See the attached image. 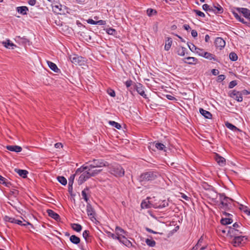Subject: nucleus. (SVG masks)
Listing matches in <instances>:
<instances>
[{
    "mask_svg": "<svg viewBox=\"0 0 250 250\" xmlns=\"http://www.w3.org/2000/svg\"><path fill=\"white\" fill-rule=\"evenodd\" d=\"M159 174L157 171H149L142 173L139 176V181L141 183H146L156 180Z\"/></svg>",
    "mask_w": 250,
    "mask_h": 250,
    "instance_id": "1",
    "label": "nucleus"
},
{
    "mask_svg": "<svg viewBox=\"0 0 250 250\" xmlns=\"http://www.w3.org/2000/svg\"><path fill=\"white\" fill-rule=\"evenodd\" d=\"M220 201V208L224 210H228L231 207L233 200L227 197L224 193H219Z\"/></svg>",
    "mask_w": 250,
    "mask_h": 250,
    "instance_id": "2",
    "label": "nucleus"
},
{
    "mask_svg": "<svg viewBox=\"0 0 250 250\" xmlns=\"http://www.w3.org/2000/svg\"><path fill=\"white\" fill-rule=\"evenodd\" d=\"M108 172L116 177H122L125 174L124 169L119 164H114L109 165L108 164Z\"/></svg>",
    "mask_w": 250,
    "mask_h": 250,
    "instance_id": "3",
    "label": "nucleus"
},
{
    "mask_svg": "<svg viewBox=\"0 0 250 250\" xmlns=\"http://www.w3.org/2000/svg\"><path fill=\"white\" fill-rule=\"evenodd\" d=\"M224 233H227L228 236L233 238L235 236H237L242 235V231L241 229H235L230 227H226L225 229L222 230Z\"/></svg>",
    "mask_w": 250,
    "mask_h": 250,
    "instance_id": "4",
    "label": "nucleus"
},
{
    "mask_svg": "<svg viewBox=\"0 0 250 250\" xmlns=\"http://www.w3.org/2000/svg\"><path fill=\"white\" fill-rule=\"evenodd\" d=\"M23 220V221L25 222V223H22V221L17 219L13 217H10L7 216H5L4 217V220L5 221H7L12 223H15L18 224L21 226H26L27 225H30L31 226L32 228H33V226L32 224H31L30 222L26 221L24 219H23L22 218H21Z\"/></svg>",
    "mask_w": 250,
    "mask_h": 250,
    "instance_id": "5",
    "label": "nucleus"
},
{
    "mask_svg": "<svg viewBox=\"0 0 250 250\" xmlns=\"http://www.w3.org/2000/svg\"><path fill=\"white\" fill-rule=\"evenodd\" d=\"M247 241V238L246 236L240 235L233 237L231 243L234 247H238L243 245Z\"/></svg>",
    "mask_w": 250,
    "mask_h": 250,
    "instance_id": "6",
    "label": "nucleus"
},
{
    "mask_svg": "<svg viewBox=\"0 0 250 250\" xmlns=\"http://www.w3.org/2000/svg\"><path fill=\"white\" fill-rule=\"evenodd\" d=\"M93 167L98 168L108 166V163L102 159H93L88 162Z\"/></svg>",
    "mask_w": 250,
    "mask_h": 250,
    "instance_id": "7",
    "label": "nucleus"
},
{
    "mask_svg": "<svg viewBox=\"0 0 250 250\" xmlns=\"http://www.w3.org/2000/svg\"><path fill=\"white\" fill-rule=\"evenodd\" d=\"M85 170L90 177L97 175L102 171L101 169H97L96 168L93 167L90 164L85 166Z\"/></svg>",
    "mask_w": 250,
    "mask_h": 250,
    "instance_id": "8",
    "label": "nucleus"
},
{
    "mask_svg": "<svg viewBox=\"0 0 250 250\" xmlns=\"http://www.w3.org/2000/svg\"><path fill=\"white\" fill-rule=\"evenodd\" d=\"M86 212L90 219L93 221L96 220V212L94 208L89 203H87L86 205Z\"/></svg>",
    "mask_w": 250,
    "mask_h": 250,
    "instance_id": "9",
    "label": "nucleus"
},
{
    "mask_svg": "<svg viewBox=\"0 0 250 250\" xmlns=\"http://www.w3.org/2000/svg\"><path fill=\"white\" fill-rule=\"evenodd\" d=\"M133 87L136 89L138 93L141 95L143 98L145 99L147 98L146 95L145 94L144 87L143 84L140 83H134Z\"/></svg>",
    "mask_w": 250,
    "mask_h": 250,
    "instance_id": "10",
    "label": "nucleus"
},
{
    "mask_svg": "<svg viewBox=\"0 0 250 250\" xmlns=\"http://www.w3.org/2000/svg\"><path fill=\"white\" fill-rule=\"evenodd\" d=\"M235 8H234L231 10V12H232L233 16L235 18V19L236 20H237L238 21H239L242 22L243 23L249 26H250V19H248V21L244 20V19L243 18H242L238 15V14L236 11V10Z\"/></svg>",
    "mask_w": 250,
    "mask_h": 250,
    "instance_id": "11",
    "label": "nucleus"
},
{
    "mask_svg": "<svg viewBox=\"0 0 250 250\" xmlns=\"http://www.w3.org/2000/svg\"><path fill=\"white\" fill-rule=\"evenodd\" d=\"M70 60L73 63L76 65L79 64L80 65H82V62L84 61L83 60V58L82 57L77 55H74L72 56H71L70 57Z\"/></svg>",
    "mask_w": 250,
    "mask_h": 250,
    "instance_id": "12",
    "label": "nucleus"
},
{
    "mask_svg": "<svg viewBox=\"0 0 250 250\" xmlns=\"http://www.w3.org/2000/svg\"><path fill=\"white\" fill-rule=\"evenodd\" d=\"M230 96L238 102H241L243 101L242 93L239 91L233 90L230 93Z\"/></svg>",
    "mask_w": 250,
    "mask_h": 250,
    "instance_id": "13",
    "label": "nucleus"
},
{
    "mask_svg": "<svg viewBox=\"0 0 250 250\" xmlns=\"http://www.w3.org/2000/svg\"><path fill=\"white\" fill-rule=\"evenodd\" d=\"M52 8L55 13H56L58 14H63L64 13V9H65V6L59 3L58 4L53 5Z\"/></svg>",
    "mask_w": 250,
    "mask_h": 250,
    "instance_id": "14",
    "label": "nucleus"
},
{
    "mask_svg": "<svg viewBox=\"0 0 250 250\" xmlns=\"http://www.w3.org/2000/svg\"><path fill=\"white\" fill-rule=\"evenodd\" d=\"M237 12L240 13H242L243 15L247 19L246 21H248V19H250V10L246 8H239L237 7L235 8Z\"/></svg>",
    "mask_w": 250,
    "mask_h": 250,
    "instance_id": "15",
    "label": "nucleus"
},
{
    "mask_svg": "<svg viewBox=\"0 0 250 250\" xmlns=\"http://www.w3.org/2000/svg\"><path fill=\"white\" fill-rule=\"evenodd\" d=\"M223 213L229 217L222 218L220 221L221 224L223 225H227L231 224L233 222V220L231 218H229V216L231 215L229 213L226 212V211L223 212Z\"/></svg>",
    "mask_w": 250,
    "mask_h": 250,
    "instance_id": "16",
    "label": "nucleus"
},
{
    "mask_svg": "<svg viewBox=\"0 0 250 250\" xmlns=\"http://www.w3.org/2000/svg\"><path fill=\"white\" fill-rule=\"evenodd\" d=\"M214 43L216 47L220 49H222L224 48L226 44L225 41L221 38H217L215 39Z\"/></svg>",
    "mask_w": 250,
    "mask_h": 250,
    "instance_id": "17",
    "label": "nucleus"
},
{
    "mask_svg": "<svg viewBox=\"0 0 250 250\" xmlns=\"http://www.w3.org/2000/svg\"><path fill=\"white\" fill-rule=\"evenodd\" d=\"M211 9H212V10H211V12L215 14H221L224 11L222 7L218 3L214 4L211 6Z\"/></svg>",
    "mask_w": 250,
    "mask_h": 250,
    "instance_id": "18",
    "label": "nucleus"
},
{
    "mask_svg": "<svg viewBox=\"0 0 250 250\" xmlns=\"http://www.w3.org/2000/svg\"><path fill=\"white\" fill-rule=\"evenodd\" d=\"M214 159L219 166L223 167L225 165V159L224 157L220 156L219 154L216 153L214 156Z\"/></svg>",
    "mask_w": 250,
    "mask_h": 250,
    "instance_id": "19",
    "label": "nucleus"
},
{
    "mask_svg": "<svg viewBox=\"0 0 250 250\" xmlns=\"http://www.w3.org/2000/svg\"><path fill=\"white\" fill-rule=\"evenodd\" d=\"M90 178L88 174L85 172H83L81 174L80 176L79 179L78 180V183L79 185H82L83 182H84L88 179Z\"/></svg>",
    "mask_w": 250,
    "mask_h": 250,
    "instance_id": "20",
    "label": "nucleus"
},
{
    "mask_svg": "<svg viewBox=\"0 0 250 250\" xmlns=\"http://www.w3.org/2000/svg\"><path fill=\"white\" fill-rule=\"evenodd\" d=\"M6 148L7 150L16 152H20L22 150V147L19 146H7Z\"/></svg>",
    "mask_w": 250,
    "mask_h": 250,
    "instance_id": "21",
    "label": "nucleus"
},
{
    "mask_svg": "<svg viewBox=\"0 0 250 250\" xmlns=\"http://www.w3.org/2000/svg\"><path fill=\"white\" fill-rule=\"evenodd\" d=\"M47 212L50 217L53 218L56 221H59L60 220L61 218L60 215L53 210L51 209H47Z\"/></svg>",
    "mask_w": 250,
    "mask_h": 250,
    "instance_id": "22",
    "label": "nucleus"
},
{
    "mask_svg": "<svg viewBox=\"0 0 250 250\" xmlns=\"http://www.w3.org/2000/svg\"><path fill=\"white\" fill-rule=\"evenodd\" d=\"M168 206V201L163 200L160 201L159 203H156L154 205L153 208H162L167 207Z\"/></svg>",
    "mask_w": 250,
    "mask_h": 250,
    "instance_id": "23",
    "label": "nucleus"
},
{
    "mask_svg": "<svg viewBox=\"0 0 250 250\" xmlns=\"http://www.w3.org/2000/svg\"><path fill=\"white\" fill-rule=\"evenodd\" d=\"M115 232L117 235L123 237L127 235V232L125 231L122 228L120 227H116L115 228Z\"/></svg>",
    "mask_w": 250,
    "mask_h": 250,
    "instance_id": "24",
    "label": "nucleus"
},
{
    "mask_svg": "<svg viewBox=\"0 0 250 250\" xmlns=\"http://www.w3.org/2000/svg\"><path fill=\"white\" fill-rule=\"evenodd\" d=\"M119 242L128 247L132 246L131 242L126 238V236H121L119 239Z\"/></svg>",
    "mask_w": 250,
    "mask_h": 250,
    "instance_id": "25",
    "label": "nucleus"
},
{
    "mask_svg": "<svg viewBox=\"0 0 250 250\" xmlns=\"http://www.w3.org/2000/svg\"><path fill=\"white\" fill-rule=\"evenodd\" d=\"M199 112L203 115L204 117H205L207 119H211L212 118V114L210 112H209L208 111H207L206 110H204V109L200 108L199 109Z\"/></svg>",
    "mask_w": 250,
    "mask_h": 250,
    "instance_id": "26",
    "label": "nucleus"
},
{
    "mask_svg": "<svg viewBox=\"0 0 250 250\" xmlns=\"http://www.w3.org/2000/svg\"><path fill=\"white\" fill-rule=\"evenodd\" d=\"M89 188L86 187L82 191V195L83 196V198L84 200V201L87 203H89V198L88 197L87 194L89 193Z\"/></svg>",
    "mask_w": 250,
    "mask_h": 250,
    "instance_id": "27",
    "label": "nucleus"
},
{
    "mask_svg": "<svg viewBox=\"0 0 250 250\" xmlns=\"http://www.w3.org/2000/svg\"><path fill=\"white\" fill-rule=\"evenodd\" d=\"M15 171L23 178L27 177V175L28 173L26 170L20 169L18 168H15Z\"/></svg>",
    "mask_w": 250,
    "mask_h": 250,
    "instance_id": "28",
    "label": "nucleus"
},
{
    "mask_svg": "<svg viewBox=\"0 0 250 250\" xmlns=\"http://www.w3.org/2000/svg\"><path fill=\"white\" fill-rule=\"evenodd\" d=\"M185 60L187 61H184V62L189 64H195L198 61V60L196 58L191 57H187L185 58Z\"/></svg>",
    "mask_w": 250,
    "mask_h": 250,
    "instance_id": "29",
    "label": "nucleus"
},
{
    "mask_svg": "<svg viewBox=\"0 0 250 250\" xmlns=\"http://www.w3.org/2000/svg\"><path fill=\"white\" fill-rule=\"evenodd\" d=\"M17 11L22 15H26L28 8L26 6H20L17 7Z\"/></svg>",
    "mask_w": 250,
    "mask_h": 250,
    "instance_id": "30",
    "label": "nucleus"
},
{
    "mask_svg": "<svg viewBox=\"0 0 250 250\" xmlns=\"http://www.w3.org/2000/svg\"><path fill=\"white\" fill-rule=\"evenodd\" d=\"M47 63L48 64V66L52 70H53L55 72H58V71H59V69L58 68L57 66L55 63L48 61L47 62Z\"/></svg>",
    "mask_w": 250,
    "mask_h": 250,
    "instance_id": "31",
    "label": "nucleus"
},
{
    "mask_svg": "<svg viewBox=\"0 0 250 250\" xmlns=\"http://www.w3.org/2000/svg\"><path fill=\"white\" fill-rule=\"evenodd\" d=\"M203 242H204V237H203V236H202L199 239L196 245L192 248L191 250H198L203 245Z\"/></svg>",
    "mask_w": 250,
    "mask_h": 250,
    "instance_id": "32",
    "label": "nucleus"
},
{
    "mask_svg": "<svg viewBox=\"0 0 250 250\" xmlns=\"http://www.w3.org/2000/svg\"><path fill=\"white\" fill-rule=\"evenodd\" d=\"M141 206L142 208H153L154 205L150 203L149 201H144L142 202Z\"/></svg>",
    "mask_w": 250,
    "mask_h": 250,
    "instance_id": "33",
    "label": "nucleus"
},
{
    "mask_svg": "<svg viewBox=\"0 0 250 250\" xmlns=\"http://www.w3.org/2000/svg\"><path fill=\"white\" fill-rule=\"evenodd\" d=\"M172 43V40L171 38L167 37L166 42V44L165 45V49L167 51L169 50L170 48Z\"/></svg>",
    "mask_w": 250,
    "mask_h": 250,
    "instance_id": "34",
    "label": "nucleus"
},
{
    "mask_svg": "<svg viewBox=\"0 0 250 250\" xmlns=\"http://www.w3.org/2000/svg\"><path fill=\"white\" fill-rule=\"evenodd\" d=\"M203 57L209 60H213L214 61H217L214 55L207 52L204 53Z\"/></svg>",
    "mask_w": 250,
    "mask_h": 250,
    "instance_id": "35",
    "label": "nucleus"
},
{
    "mask_svg": "<svg viewBox=\"0 0 250 250\" xmlns=\"http://www.w3.org/2000/svg\"><path fill=\"white\" fill-rule=\"evenodd\" d=\"M70 241L74 244H78L80 242V239L75 235H72L70 237Z\"/></svg>",
    "mask_w": 250,
    "mask_h": 250,
    "instance_id": "36",
    "label": "nucleus"
},
{
    "mask_svg": "<svg viewBox=\"0 0 250 250\" xmlns=\"http://www.w3.org/2000/svg\"><path fill=\"white\" fill-rule=\"evenodd\" d=\"M153 145L155 146V147L159 150H165L166 146H165L161 143H153Z\"/></svg>",
    "mask_w": 250,
    "mask_h": 250,
    "instance_id": "37",
    "label": "nucleus"
},
{
    "mask_svg": "<svg viewBox=\"0 0 250 250\" xmlns=\"http://www.w3.org/2000/svg\"><path fill=\"white\" fill-rule=\"evenodd\" d=\"M83 236L85 239V241L87 243L90 242V240L89 239V231L88 230H85L83 233Z\"/></svg>",
    "mask_w": 250,
    "mask_h": 250,
    "instance_id": "38",
    "label": "nucleus"
},
{
    "mask_svg": "<svg viewBox=\"0 0 250 250\" xmlns=\"http://www.w3.org/2000/svg\"><path fill=\"white\" fill-rule=\"evenodd\" d=\"M71 227L73 230L77 232L81 231L82 229V226L79 224H73L71 225Z\"/></svg>",
    "mask_w": 250,
    "mask_h": 250,
    "instance_id": "39",
    "label": "nucleus"
},
{
    "mask_svg": "<svg viewBox=\"0 0 250 250\" xmlns=\"http://www.w3.org/2000/svg\"><path fill=\"white\" fill-rule=\"evenodd\" d=\"M225 125L228 128L233 131H240L237 127L229 122L226 123Z\"/></svg>",
    "mask_w": 250,
    "mask_h": 250,
    "instance_id": "40",
    "label": "nucleus"
},
{
    "mask_svg": "<svg viewBox=\"0 0 250 250\" xmlns=\"http://www.w3.org/2000/svg\"><path fill=\"white\" fill-rule=\"evenodd\" d=\"M57 179L58 181L62 185L65 186L67 184V180L63 176H58L57 177Z\"/></svg>",
    "mask_w": 250,
    "mask_h": 250,
    "instance_id": "41",
    "label": "nucleus"
},
{
    "mask_svg": "<svg viewBox=\"0 0 250 250\" xmlns=\"http://www.w3.org/2000/svg\"><path fill=\"white\" fill-rule=\"evenodd\" d=\"M146 244L150 247H154L156 245V242L153 239H146L145 241Z\"/></svg>",
    "mask_w": 250,
    "mask_h": 250,
    "instance_id": "42",
    "label": "nucleus"
},
{
    "mask_svg": "<svg viewBox=\"0 0 250 250\" xmlns=\"http://www.w3.org/2000/svg\"><path fill=\"white\" fill-rule=\"evenodd\" d=\"M187 49L184 47H181L177 51L178 54L181 56H184L186 54Z\"/></svg>",
    "mask_w": 250,
    "mask_h": 250,
    "instance_id": "43",
    "label": "nucleus"
},
{
    "mask_svg": "<svg viewBox=\"0 0 250 250\" xmlns=\"http://www.w3.org/2000/svg\"><path fill=\"white\" fill-rule=\"evenodd\" d=\"M229 59L232 61H236L238 59V56L237 54L233 52L230 53L229 55Z\"/></svg>",
    "mask_w": 250,
    "mask_h": 250,
    "instance_id": "44",
    "label": "nucleus"
},
{
    "mask_svg": "<svg viewBox=\"0 0 250 250\" xmlns=\"http://www.w3.org/2000/svg\"><path fill=\"white\" fill-rule=\"evenodd\" d=\"M3 44H4V46L7 48H10L11 47L13 48V46H16L12 42H10L9 40H7V42H3Z\"/></svg>",
    "mask_w": 250,
    "mask_h": 250,
    "instance_id": "45",
    "label": "nucleus"
},
{
    "mask_svg": "<svg viewBox=\"0 0 250 250\" xmlns=\"http://www.w3.org/2000/svg\"><path fill=\"white\" fill-rule=\"evenodd\" d=\"M109 124L115 127L117 129H120L121 128V125L120 124L115 121H109Z\"/></svg>",
    "mask_w": 250,
    "mask_h": 250,
    "instance_id": "46",
    "label": "nucleus"
},
{
    "mask_svg": "<svg viewBox=\"0 0 250 250\" xmlns=\"http://www.w3.org/2000/svg\"><path fill=\"white\" fill-rule=\"evenodd\" d=\"M84 170H85V166L84 165H83L81 167H80L77 169V170L76 171L75 173L74 174H75V175L80 174L81 173H82V172L83 173V172H84Z\"/></svg>",
    "mask_w": 250,
    "mask_h": 250,
    "instance_id": "47",
    "label": "nucleus"
},
{
    "mask_svg": "<svg viewBox=\"0 0 250 250\" xmlns=\"http://www.w3.org/2000/svg\"><path fill=\"white\" fill-rule=\"evenodd\" d=\"M188 45L189 49L193 52H195L197 50V47H196V46L193 43H188Z\"/></svg>",
    "mask_w": 250,
    "mask_h": 250,
    "instance_id": "48",
    "label": "nucleus"
},
{
    "mask_svg": "<svg viewBox=\"0 0 250 250\" xmlns=\"http://www.w3.org/2000/svg\"><path fill=\"white\" fill-rule=\"evenodd\" d=\"M202 8L203 9L206 11H208L209 12H211V10H212V9H211V6H209L207 4H203L202 6Z\"/></svg>",
    "mask_w": 250,
    "mask_h": 250,
    "instance_id": "49",
    "label": "nucleus"
},
{
    "mask_svg": "<svg viewBox=\"0 0 250 250\" xmlns=\"http://www.w3.org/2000/svg\"><path fill=\"white\" fill-rule=\"evenodd\" d=\"M193 12L194 13H195L196 14V15L199 17H203V18L205 17V14L203 12H202L198 10L194 9Z\"/></svg>",
    "mask_w": 250,
    "mask_h": 250,
    "instance_id": "50",
    "label": "nucleus"
},
{
    "mask_svg": "<svg viewBox=\"0 0 250 250\" xmlns=\"http://www.w3.org/2000/svg\"><path fill=\"white\" fill-rule=\"evenodd\" d=\"M18 193H19L18 190L15 189L10 190V192H9L10 195H13L14 197H16L18 195Z\"/></svg>",
    "mask_w": 250,
    "mask_h": 250,
    "instance_id": "51",
    "label": "nucleus"
},
{
    "mask_svg": "<svg viewBox=\"0 0 250 250\" xmlns=\"http://www.w3.org/2000/svg\"><path fill=\"white\" fill-rule=\"evenodd\" d=\"M195 52L199 56H202V57H203L204 53L205 52V51H204L203 49H200L199 48H197V50L195 51Z\"/></svg>",
    "mask_w": 250,
    "mask_h": 250,
    "instance_id": "52",
    "label": "nucleus"
},
{
    "mask_svg": "<svg viewBox=\"0 0 250 250\" xmlns=\"http://www.w3.org/2000/svg\"><path fill=\"white\" fill-rule=\"evenodd\" d=\"M231 228H234L235 229H241L242 227V224L241 223H235L233 224L232 227H231Z\"/></svg>",
    "mask_w": 250,
    "mask_h": 250,
    "instance_id": "53",
    "label": "nucleus"
},
{
    "mask_svg": "<svg viewBox=\"0 0 250 250\" xmlns=\"http://www.w3.org/2000/svg\"><path fill=\"white\" fill-rule=\"evenodd\" d=\"M107 93L112 97H114L116 95L114 90L111 89H108L107 90Z\"/></svg>",
    "mask_w": 250,
    "mask_h": 250,
    "instance_id": "54",
    "label": "nucleus"
},
{
    "mask_svg": "<svg viewBox=\"0 0 250 250\" xmlns=\"http://www.w3.org/2000/svg\"><path fill=\"white\" fill-rule=\"evenodd\" d=\"M108 235H109V236L111 237L112 239H117L119 241V239L120 238V237H121V236H119L117 235L116 234L115 235V234H114L113 233H112L111 232H109Z\"/></svg>",
    "mask_w": 250,
    "mask_h": 250,
    "instance_id": "55",
    "label": "nucleus"
},
{
    "mask_svg": "<svg viewBox=\"0 0 250 250\" xmlns=\"http://www.w3.org/2000/svg\"><path fill=\"white\" fill-rule=\"evenodd\" d=\"M116 32V30L113 28H108L106 29V33L109 35H114Z\"/></svg>",
    "mask_w": 250,
    "mask_h": 250,
    "instance_id": "56",
    "label": "nucleus"
},
{
    "mask_svg": "<svg viewBox=\"0 0 250 250\" xmlns=\"http://www.w3.org/2000/svg\"><path fill=\"white\" fill-rule=\"evenodd\" d=\"M226 77L224 75H220L218 76L217 82L218 83L222 82L225 79Z\"/></svg>",
    "mask_w": 250,
    "mask_h": 250,
    "instance_id": "57",
    "label": "nucleus"
},
{
    "mask_svg": "<svg viewBox=\"0 0 250 250\" xmlns=\"http://www.w3.org/2000/svg\"><path fill=\"white\" fill-rule=\"evenodd\" d=\"M236 84H237V82L236 81H232L229 83V88H232L235 86H236Z\"/></svg>",
    "mask_w": 250,
    "mask_h": 250,
    "instance_id": "58",
    "label": "nucleus"
},
{
    "mask_svg": "<svg viewBox=\"0 0 250 250\" xmlns=\"http://www.w3.org/2000/svg\"><path fill=\"white\" fill-rule=\"evenodd\" d=\"M153 13H156V11L151 8L147 10V14L149 16H151L153 14Z\"/></svg>",
    "mask_w": 250,
    "mask_h": 250,
    "instance_id": "59",
    "label": "nucleus"
},
{
    "mask_svg": "<svg viewBox=\"0 0 250 250\" xmlns=\"http://www.w3.org/2000/svg\"><path fill=\"white\" fill-rule=\"evenodd\" d=\"M133 81L131 80H128L125 83V85L128 88L129 87H130L132 85H133Z\"/></svg>",
    "mask_w": 250,
    "mask_h": 250,
    "instance_id": "60",
    "label": "nucleus"
},
{
    "mask_svg": "<svg viewBox=\"0 0 250 250\" xmlns=\"http://www.w3.org/2000/svg\"><path fill=\"white\" fill-rule=\"evenodd\" d=\"M72 185H73L72 182H71V181H69V182H68V191L70 193L72 192V190H73Z\"/></svg>",
    "mask_w": 250,
    "mask_h": 250,
    "instance_id": "61",
    "label": "nucleus"
},
{
    "mask_svg": "<svg viewBox=\"0 0 250 250\" xmlns=\"http://www.w3.org/2000/svg\"><path fill=\"white\" fill-rule=\"evenodd\" d=\"M146 230L147 231V232H150V233H154V234H157V233H159L161 235H162L163 233L162 232H156L154 230H153L152 229H149V228H146Z\"/></svg>",
    "mask_w": 250,
    "mask_h": 250,
    "instance_id": "62",
    "label": "nucleus"
},
{
    "mask_svg": "<svg viewBox=\"0 0 250 250\" xmlns=\"http://www.w3.org/2000/svg\"><path fill=\"white\" fill-rule=\"evenodd\" d=\"M191 35L193 37L195 38L197 37L198 33L196 30H192L191 32Z\"/></svg>",
    "mask_w": 250,
    "mask_h": 250,
    "instance_id": "63",
    "label": "nucleus"
},
{
    "mask_svg": "<svg viewBox=\"0 0 250 250\" xmlns=\"http://www.w3.org/2000/svg\"><path fill=\"white\" fill-rule=\"evenodd\" d=\"M211 73L212 74L214 75V76H216V75H218L219 73V71H218V70L217 69H212L211 70Z\"/></svg>",
    "mask_w": 250,
    "mask_h": 250,
    "instance_id": "64",
    "label": "nucleus"
}]
</instances>
